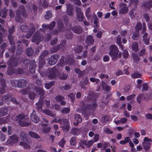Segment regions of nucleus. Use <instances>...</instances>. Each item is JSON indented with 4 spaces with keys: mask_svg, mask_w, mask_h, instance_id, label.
<instances>
[{
    "mask_svg": "<svg viewBox=\"0 0 152 152\" xmlns=\"http://www.w3.org/2000/svg\"><path fill=\"white\" fill-rule=\"evenodd\" d=\"M109 55L112 58V60H115L118 58V50L116 46L114 45H111L110 48Z\"/></svg>",
    "mask_w": 152,
    "mask_h": 152,
    "instance_id": "1",
    "label": "nucleus"
},
{
    "mask_svg": "<svg viewBox=\"0 0 152 152\" xmlns=\"http://www.w3.org/2000/svg\"><path fill=\"white\" fill-rule=\"evenodd\" d=\"M16 121H17L19 126L24 127L28 126L30 125V123L26 121L24 118V115L20 114L16 117Z\"/></svg>",
    "mask_w": 152,
    "mask_h": 152,
    "instance_id": "2",
    "label": "nucleus"
},
{
    "mask_svg": "<svg viewBox=\"0 0 152 152\" xmlns=\"http://www.w3.org/2000/svg\"><path fill=\"white\" fill-rule=\"evenodd\" d=\"M7 64L9 66L7 71V74L9 75L12 74L15 71L12 68L17 66V63L15 60L10 59L7 62Z\"/></svg>",
    "mask_w": 152,
    "mask_h": 152,
    "instance_id": "3",
    "label": "nucleus"
},
{
    "mask_svg": "<svg viewBox=\"0 0 152 152\" xmlns=\"http://www.w3.org/2000/svg\"><path fill=\"white\" fill-rule=\"evenodd\" d=\"M57 66H54L52 69H49L48 77L50 79L55 78L58 73L59 69L56 68Z\"/></svg>",
    "mask_w": 152,
    "mask_h": 152,
    "instance_id": "4",
    "label": "nucleus"
},
{
    "mask_svg": "<svg viewBox=\"0 0 152 152\" xmlns=\"http://www.w3.org/2000/svg\"><path fill=\"white\" fill-rule=\"evenodd\" d=\"M97 106V105L95 103L87 105L86 108L84 109L85 112L87 113L93 112L96 110Z\"/></svg>",
    "mask_w": 152,
    "mask_h": 152,
    "instance_id": "5",
    "label": "nucleus"
},
{
    "mask_svg": "<svg viewBox=\"0 0 152 152\" xmlns=\"http://www.w3.org/2000/svg\"><path fill=\"white\" fill-rule=\"evenodd\" d=\"M42 39V38L39 35V32L37 31L32 37L31 41L32 42H35L38 45Z\"/></svg>",
    "mask_w": 152,
    "mask_h": 152,
    "instance_id": "6",
    "label": "nucleus"
},
{
    "mask_svg": "<svg viewBox=\"0 0 152 152\" xmlns=\"http://www.w3.org/2000/svg\"><path fill=\"white\" fill-rule=\"evenodd\" d=\"M19 137L17 135H13L10 137L9 139L7 141V143L9 145H12L14 143L18 141Z\"/></svg>",
    "mask_w": 152,
    "mask_h": 152,
    "instance_id": "7",
    "label": "nucleus"
},
{
    "mask_svg": "<svg viewBox=\"0 0 152 152\" xmlns=\"http://www.w3.org/2000/svg\"><path fill=\"white\" fill-rule=\"evenodd\" d=\"M58 58V54H55L50 57L48 63L50 65H53L57 62Z\"/></svg>",
    "mask_w": 152,
    "mask_h": 152,
    "instance_id": "8",
    "label": "nucleus"
},
{
    "mask_svg": "<svg viewBox=\"0 0 152 152\" xmlns=\"http://www.w3.org/2000/svg\"><path fill=\"white\" fill-rule=\"evenodd\" d=\"M30 28L28 30L26 36V38L27 39L30 38L33 34L35 31V27L33 24L31 23L30 24Z\"/></svg>",
    "mask_w": 152,
    "mask_h": 152,
    "instance_id": "9",
    "label": "nucleus"
},
{
    "mask_svg": "<svg viewBox=\"0 0 152 152\" xmlns=\"http://www.w3.org/2000/svg\"><path fill=\"white\" fill-rule=\"evenodd\" d=\"M67 10L66 12L68 15L70 16H73V12L72 10V6L71 4L68 3L66 4Z\"/></svg>",
    "mask_w": 152,
    "mask_h": 152,
    "instance_id": "10",
    "label": "nucleus"
},
{
    "mask_svg": "<svg viewBox=\"0 0 152 152\" xmlns=\"http://www.w3.org/2000/svg\"><path fill=\"white\" fill-rule=\"evenodd\" d=\"M31 119L32 121L35 123H37L39 122V117L36 115V112L33 110L30 115Z\"/></svg>",
    "mask_w": 152,
    "mask_h": 152,
    "instance_id": "11",
    "label": "nucleus"
},
{
    "mask_svg": "<svg viewBox=\"0 0 152 152\" xmlns=\"http://www.w3.org/2000/svg\"><path fill=\"white\" fill-rule=\"evenodd\" d=\"M1 85L0 86V93L3 94L5 93V88L6 86L5 81L4 80H2L1 81Z\"/></svg>",
    "mask_w": 152,
    "mask_h": 152,
    "instance_id": "12",
    "label": "nucleus"
},
{
    "mask_svg": "<svg viewBox=\"0 0 152 152\" xmlns=\"http://www.w3.org/2000/svg\"><path fill=\"white\" fill-rule=\"evenodd\" d=\"M72 30L75 33L80 34L82 31V27L80 26H75L72 28Z\"/></svg>",
    "mask_w": 152,
    "mask_h": 152,
    "instance_id": "13",
    "label": "nucleus"
},
{
    "mask_svg": "<svg viewBox=\"0 0 152 152\" xmlns=\"http://www.w3.org/2000/svg\"><path fill=\"white\" fill-rule=\"evenodd\" d=\"M18 87L22 88L27 85L28 82L27 80L23 79L18 80Z\"/></svg>",
    "mask_w": 152,
    "mask_h": 152,
    "instance_id": "14",
    "label": "nucleus"
},
{
    "mask_svg": "<svg viewBox=\"0 0 152 152\" xmlns=\"http://www.w3.org/2000/svg\"><path fill=\"white\" fill-rule=\"evenodd\" d=\"M36 67V63L34 61H31L29 66L30 72L32 73H34L35 72V69Z\"/></svg>",
    "mask_w": 152,
    "mask_h": 152,
    "instance_id": "15",
    "label": "nucleus"
},
{
    "mask_svg": "<svg viewBox=\"0 0 152 152\" xmlns=\"http://www.w3.org/2000/svg\"><path fill=\"white\" fill-rule=\"evenodd\" d=\"M102 86L103 90L107 93L111 90V87L107 85L104 82H102Z\"/></svg>",
    "mask_w": 152,
    "mask_h": 152,
    "instance_id": "16",
    "label": "nucleus"
},
{
    "mask_svg": "<svg viewBox=\"0 0 152 152\" xmlns=\"http://www.w3.org/2000/svg\"><path fill=\"white\" fill-rule=\"evenodd\" d=\"M16 16L15 20L17 22H21L23 20L22 18L20 17V12L19 10H17L16 11Z\"/></svg>",
    "mask_w": 152,
    "mask_h": 152,
    "instance_id": "17",
    "label": "nucleus"
},
{
    "mask_svg": "<svg viewBox=\"0 0 152 152\" xmlns=\"http://www.w3.org/2000/svg\"><path fill=\"white\" fill-rule=\"evenodd\" d=\"M116 42L120 46L121 50L124 49V47L121 44V39L119 36H117L115 37Z\"/></svg>",
    "mask_w": 152,
    "mask_h": 152,
    "instance_id": "18",
    "label": "nucleus"
},
{
    "mask_svg": "<svg viewBox=\"0 0 152 152\" xmlns=\"http://www.w3.org/2000/svg\"><path fill=\"white\" fill-rule=\"evenodd\" d=\"M94 39L93 37L91 35H89L86 38V42L88 44H92L94 43Z\"/></svg>",
    "mask_w": 152,
    "mask_h": 152,
    "instance_id": "19",
    "label": "nucleus"
},
{
    "mask_svg": "<svg viewBox=\"0 0 152 152\" xmlns=\"http://www.w3.org/2000/svg\"><path fill=\"white\" fill-rule=\"evenodd\" d=\"M142 145L144 149L146 151L150 148L151 144L149 142H143Z\"/></svg>",
    "mask_w": 152,
    "mask_h": 152,
    "instance_id": "20",
    "label": "nucleus"
},
{
    "mask_svg": "<svg viewBox=\"0 0 152 152\" xmlns=\"http://www.w3.org/2000/svg\"><path fill=\"white\" fill-rule=\"evenodd\" d=\"M44 113L46 115H49L52 117H55L56 116L55 114L53 113L50 110L46 109L43 111Z\"/></svg>",
    "mask_w": 152,
    "mask_h": 152,
    "instance_id": "21",
    "label": "nucleus"
},
{
    "mask_svg": "<svg viewBox=\"0 0 152 152\" xmlns=\"http://www.w3.org/2000/svg\"><path fill=\"white\" fill-rule=\"evenodd\" d=\"M65 63L64 61V59H61L60 62L55 66H57L56 68L57 69H58L59 70L60 69V67H62L64 66L65 65Z\"/></svg>",
    "mask_w": 152,
    "mask_h": 152,
    "instance_id": "22",
    "label": "nucleus"
},
{
    "mask_svg": "<svg viewBox=\"0 0 152 152\" xmlns=\"http://www.w3.org/2000/svg\"><path fill=\"white\" fill-rule=\"evenodd\" d=\"M34 90L39 95L45 94L44 90L42 88L36 87L35 88Z\"/></svg>",
    "mask_w": 152,
    "mask_h": 152,
    "instance_id": "23",
    "label": "nucleus"
},
{
    "mask_svg": "<svg viewBox=\"0 0 152 152\" xmlns=\"http://www.w3.org/2000/svg\"><path fill=\"white\" fill-rule=\"evenodd\" d=\"M132 50L135 52H137L138 50V45L137 42L133 43L132 46Z\"/></svg>",
    "mask_w": 152,
    "mask_h": 152,
    "instance_id": "24",
    "label": "nucleus"
},
{
    "mask_svg": "<svg viewBox=\"0 0 152 152\" xmlns=\"http://www.w3.org/2000/svg\"><path fill=\"white\" fill-rule=\"evenodd\" d=\"M145 99V97L142 94L139 95L137 97V101L139 103H141V102Z\"/></svg>",
    "mask_w": 152,
    "mask_h": 152,
    "instance_id": "25",
    "label": "nucleus"
},
{
    "mask_svg": "<svg viewBox=\"0 0 152 152\" xmlns=\"http://www.w3.org/2000/svg\"><path fill=\"white\" fill-rule=\"evenodd\" d=\"M80 131L79 129L76 128H73L72 129L71 133L74 135H78L80 134Z\"/></svg>",
    "mask_w": 152,
    "mask_h": 152,
    "instance_id": "26",
    "label": "nucleus"
},
{
    "mask_svg": "<svg viewBox=\"0 0 152 152\" xmlns=\"http://www.w3.org/2000/svg\"><path fill=\"white\" fill-rule=\"evenodd\" d=\"M28 134L30 137L35 138H38L39 137L38 135L34 132H29L28 133Z\"/></svg>",
    "mask_w": 152,
    "mask_h": 152,
    "instance_id": "27",
    "label": "nucleus"
},
{
    "mask_svg": "<svg viewBox=\"0 0 152 152\" xmlns=\"http://www.w3.org/2000/svg\"><path fill=\"white\" fill-rule=\"evenodd\" d=\"M35 87H34V85L30 84L27 86L26 89L27 91H28V92H31V91L34 92V91H35Z\"/></svg>",
    "mask_w": 152,
    "mask_h": 152,
    "instance_id": "28",
    "label": "nucleus"
},
{
    "mask_svg": "<svg viewBox=\"0 0 152 152\" xmlns=\"http://www.w3.org/2000/svg\"><path fill=\"white\" fill-rule=\"evenodd\" d=\"M120 34L122 36H124V37H126L127 38L129 37L131 35L130 34H128L127 31L125 30L121 31Z\"/></svg>",
    "mask_w": 152,
    "mask_h": 152,
    "instance_id": "29",
    "label": "nucleus"
},
{
    "mask_svg": "<svg viewBox=\"0 0 152 152\" xmlns=\"http://www.w3.org/2000/svg\"><path fill=\"white\" fill-rule=\"evenodd\" d=\"M11 96L9 94L4 95L2 98L1 100L3 101H7L11 99Z\"/></svg>",
    "mask_w": 152,
    "mask_h": 152,
    "instance_id": "30",
    "label": "nucleus"
},
{
    "mask_svg": "<svg viewBox=\"0 0 152 152\" xmlns=\"http://www.w3.org/2000/svg\"><path fill=\"white\" fill-rule=\"evenodd\" d=\"M103 131L105 133L108 134H112L113 133V131L111 130L109 128L106 127H104L103 128Z\"/></svg>",
    "mask_w": 152,
    "mask_h": 152,
    "instance_id": "31",
    "label": "nucleus"
},
{
    "mask_svg": "<svg viewBox=\"0 0 152 152\" xmlns=\"http://www.w3.org/2000/svg\"><path fill=\"white\" fill-rule=\"evenodd\" d=\"M110 119L109 116L108 115H106L102 118L101 121L103 123H106L109 121Z\"/></svg>",
    "mask_w": 152,
    "mask_h": 152,
    "instance_id": "32",
    "label": "nucleus"
},
{
    "mask_svg": "<svg viewBox=\"0 0 152 152\" xmlns=\"http://www.w3.org/2000/svg\"><path fill=\"white\" fill-rule=\"evenodd\" d=\"M26 134L24 132H21L20 134V137L21 140L23 141H25L27 140Z\"/></svg>",
    "mask_w": 152,
    "mask_h": 152,
    "instance_id": "33",
    "label": "nucleus"
},
{
    "mask_svg": "<svg viewBox=\"0 0 152 152\" xmlns=\"http://www.w3.org/2000/svg\"><path fill=\"white\" fill-rule=\"evenodd\" d=\"M8 38L10 42V44L11 45H14L15 42L13 41L14 37L11 34H8Z\"/></svg>",
    "mask_w": 152,
    "mask_h": 152,
    "instance_id": "34",
    "label": "nucleus"
},
{
    "mask_svg": "<svg viewBox=\"0 0 152 152\" xmlns=\"http://www.w3.org/2000/svg\"><path fill=\"white\" fill-rule=\"evenodd\" d=\"M28 95L29 98L30 99H33L36 96V94L35 93L34 91V92L31 91L28 92Z\"/></svg>",
    "mask_w": 152,
    "mask_h": 152,
    "instance_id": "35",
    "label": "nucleus"
},
{
    "mask_svg": "<svg viewBox=\"0 0 152 152\" xmlns=\"http://www.w3.org/2000/svg\"><path fill=\"white\" fill-rule=\"evenodd\" d=\"M33 52V50L30 48H28L26 50V53L28 56H31Z\"/></svg>",
    "mask_w": 152,
    "mask_h": 152,
    "instance_id": "36",
    "label": "nucleus"
},
{
    "mask_svg": "<svg viewBox=\"0 0 152 152\" xmlns=\"http://www.w3.org/2000/svg\"><path fill=\"white\" fill-rule=\"evenodd\" d=\"M128 10L127 7H124L120 10V13L122 14H125L127 12Z\"/></svg>",
    "mask_w": 152,
    "mask_h": 152,
    "instance_id": "37",
    "label": "nucleus"
},
{
    "mask_svg": "<svg viewBox=\"0 0 152 152\" xmlns=\"http://www.w3.org/2000/svg\"><path fill=\"white\" fill-rule=\"evenodd\" d=\"M142 75L139 73L137 72H134L131 75V77L132 78H136L141 77Z\"/></svg>",
    "mask_w": 152,
    "mask_h": 152,
    "instance_id": "38",
    "label": "nucleus"
},
{
    "mask_svg": "<svg viewBox=\"0 0 152 152\" xmlns=\"http://www.w3.org/2000/svg\"><path fill=\"white\" fill-rule=\"evenodd\" d=\"M75 119L77 122V124H78V123H81L82 121L80 115L78 114H76L75 115Z\"/></svg>",
    "mask_w": 152,
    "mask_h": 152,
    "instance_id": "39",
    "label": "nucleus"
},
{
    "mask_svg": "<svg viewBox=\"0 0 152 152\" xmlns=\"http://www.w3.org/2000/svg\"><path fill=\"white\" fill-rule=\"evenodd\" d=\"M54 84L53 82H51L50 83H45V88L47 89H49Z\"/></svg>",
    "mask_w": 152,
    "mask_h": 152,
    "instance_id": "40",
    "label": "nucleus"
},
{
    "mask_svg": "<svg viewBox=\"0 0 152 152\" xmlns=\"http://www.w3.org/2000/svg\"><path fill=\"white\" fill-rule=\"evenodd\" d=\"M144 7L148 8H150L152 7V1H148L145 3Z\"/></svg>",
    "mask_w": 152,
    "mask_h": 152,
    "instance_id": "41",
    "label": "nucleus"
},
{
    "mask_svg": "<svg viewBox=\"0 0 152 152\" xmlns=\"http://www.w3.org/2000/svg\"><path fill=\"white\" fill-rule=\"evenodd\" d=\"M48 51L45 50L44 51L40 56V58L44 59L45 57L48 54Z\"/></svg>",
    "mask_w": 152,
    "mask_h": 152,
    "instance_id": "42",
    "label": "nucleus"
},
{
    "mask_svg": "<svg viewBox=\"0 0 152 152\" xmlns=\"http://www.w3.org/2000/svg\"><path fill=\"white\" fill-rule=\"evenodd\" d=\"M77 18L79 21H82L84 18L83 14L77 15Z\"/></svg>",
    "mask_w": 152,
    "mask_h": 152,
    "instance_id": "43",
    "label": "nucleus"
},
{
    "mask_svg": "<svg viewBox=\"0 0 152 152\" xmlns=\"http://www.w3.org/2000/svg\"><path fill=\"white\" fill-rule=\"evenodd\" d=\"M19 145H20L23 146V147L27 149L30 148V145L29 144L23 142H20Z\"/></svg>",
    "mask_w": 152,
    "mask_h": 152,
    "instance_id": "44",
    "label": "nucleus"
},
{
    "mask_svg": "<svg viewBox=\"0 0 152 152\" xmlns=\"http://www.w3.org/2000/svg\"><path fill=\"white\" fill-rule=\"evenodd\" d=\"M73 34L70 31H68L66 32V36L67 38L68 39H71L72 38Z\"/></svg>",
    "mask_w": 152,
    "mask_h": 152,
    "instance_id": "45",
    "label": "nucleus"
},
{
    "mask_svg": "<svg viewBox=\"0 0 152 152\" xmlns=\"http://www.w3.org/2000/svg\"><path fill=\"white\" fill-rule=\"evenodd\" d=\"M60 48L63 49L66 46V42L64 40L61 41L60 44L58 45Z\"/></svg>",
    "mask_w": 152,
    "mask_h": 152,
    "instance_id": "46",
    "label": "nucleus"
},
{
    "mask_svg": "<svg viewBox=\"0 0 152 152\" xmlns=\"http://www.w3.org/2000/svg\"><path fill=\"white\" fill-rule=\"evenodd\" d=\"M18 80H13L11 81V83L13 87H18Z\"/></svg>",
    "mask_w": 152,
    "mask_h": 152,
    "instance_id": "47",
    "label": "nucleus"
},
{
    "mask_svg": "<svg viewBox=\"0 0 152 152\" xmlns=\"http://www.w3.org/2000/svg\"><path fill=\"white\" fill-rule=\"evenodd\" d=\"M70 144L72 145H74L76 143V138L75 137H71L70 139Z\"/></svg>",
    "mask_w": 152,
    "mask_h": 152,
    "instance_id": "48",
    "label": "nucleus"
},
{
    "mask_svg": "<svg viewBox=\"0 0 152 152\" xmlns=\"http://www.w3.org/2000/svg\"><path fill=\"white\" fill-rule=\"evenodd\" d=\"M51 129L50 127H45L42 129V131L44 133L47 134L50 131Z\"/></svg>",
    "mask_w": 152,
    "mask_h": 152,
    "instance_id": "49",
    "label": "nucleus"
},
{
    "mask_svg": "<svg viewBox=\"0 0 152 152\" xmlns=\"http://www.w3.org/2000/svg\"><path fill=\"white\" fill-rule=\"evenodd\" d=\"M70 111V108H65L61 110V112L62 114H65L68 113Z\"/></svg>",
    "mask_w": 152,
    "mask_h": 152,
    "instance_id": "50",
    "label": "nucleus"
},
{
    "mask_svg": "<svg viewBox=\"0 0 152 152\" xmlns=\"http://www.w3.org/2000/svg\"><path fill=\"white\" fill-rule=\"evenodd\" d=\"M15 31V27L14 26H12L8 29L9 34H12Z\"/></svg>",
    "mask_w": 152,
    "mask_h": 152,
    "instance_id": "51",
    "label": "nucleus"
},
{
    "mask_svg": "<svg viewBox=\"0 0 152 152\" xmlns=\"http://www.w3.org/2000/svg\"><path fill=\"white\" fill-rule=\"evenodd\" d=\"M135 28L137 31L141 30L142 28V24L140 23H138L136 26Z\"/></svg>",
    "mask_w": 152,
    "mask_h": 152,
    "instance_id": "52",
    "label": "nucleus"
},
{
    "mask_svg": "<svg viewBox=\"0 0 152 152\" xmlns=\"http://www.w3.org/2000/svg\"><path fill=\"white\" fill-rule=\"evenodd\" d=\"M70 86L69 85H66L64 86H61L60 89L62 91L64 90H68L70 88Z\"/></svg>",
    "mask_w": 152,
    "mask_h": 152,
    "instance_id": "53",
    "label": "nucleus"
},
{
    "mask_svg": "<svg viewBox=\"0 0 152 152\" xmlns=\"http://www.w3.org/2000/svg\"><path fill=\"white\" fill-rule=\"evenodd\" d=\"M52 16V14L49 11H47L46 12V14L45 16V18L47 19H49Z\"/></svg>",
    "mask_w": 152,
    "mask_h": 152,
    "instance_id": "54",
    "label": "nucleus"
},
{
    "mask_svg": "<svg viewBox=\"0 0 152 152\" xmlns=\"http://www.w3.org/2000/svg\"><path fill=\"white\" fill-rule=\"evenodd\" d=\"M40 59L39 62V67L40 69L42 67L43 65H44L45 63V61L43 60V59L40 58Z\"/></svg>",
    "mask_w": 152,
    "mask_h": 152,
    "instance_id": "55",
    "label": "nucleus"
},
{
    "mask_svg": "<svg viewBox=\"0 0 152 152\" xmlns=\"http://www.w3.org/2000/svg\"><path fill=\"white\" fill-rule=\"evenodd\" d=\"M61 119V121L60 124H68L69 123V121L68 119L66 118H63Z\"/></svg>",
    "mask_w": 152,
    "mask_h": 152,
    "instance_id": "56",
    "label": "nucleus"
},
{
    "mask_svg": "<svg viewBox=\"0 0 152 152\" xmlns=\"http://www.w3.org/2000/svg\"><path fill=\"white\" fill-rule=\"evenodd\" d=\"M139 34L138 33L133 34L132 36V38L134 40H137L139 38Z\"/></svg>",
    "mask_w": 152,
    "mask_h": 152,
    "instance_id": "57",
    "label": "nucleus"
},
{
    "mask_svg": "<svg viewBox=\"0 0 152 152\" xmlns=\"http://www.w3.org/2000/svg\"><path fill=\"white\" fill-rule=\"evenodd\" d=\"M55 99L57 101L60 102L61 101L64 100V97L62 96H58L56 97Z\"/></svg>",
    "mask_w": 152,
    "mask_h": 152,
    "instance_id": "58",
    "label": "nucleus"
},
{
    "mask_svg": "<svg viewBox=\"0 0 152 152\" xmlns=\"http://www.w3.org/2000/svg\"><path fill=\"white\" fill-rule=\"evenodd\" d=\"M90 81L92 82H95L96 84H97L99 82L100 80L98 79L92 77L90 78Z\"/></svg>",
    "mask_w": 152,
    "mask_h": 152,
    "instance_id": "59",
    "label": "nucleus"
},
{
    "mask_svg": "<svg viewBox=\"0 0 152 152\" xmlns=\"http://www.w3.org/2000/svg\"><path fill=\"white\" fill-rule=\"evenodd\" d=\"M19 92L21 94L23 95H25L27 94H28V92L26 88H23L21 89Z\"/></svg>",
    "mask_w": 152,
    "mask_h": 152,
    "instance_id": "60",
    "label": "nucleus"
},
{
    "mask_svg": "<svg viewBox=\"0 0 152 152\" xmlns=\"http://www.w3.org/2000/svg\"><path fill=\"white\" fill-rule=\"evenodd\" d=\"M129 55V54L128 51L126 50H124L123 53V57L124 58H127L128 57Z\"/></svg>",
    "mask_w": 152,
    "mask_h": 152,
    "instance_id": "61",
    "label": "nucleus"
},
{
    "mask_svg": "<svg viewBox=\"0 0 152 152\" xmlns=\"http://www.w3.org/2000/svg\"><path fill=\"white\" fill-rule=\"evenodd\" d=\"M82 49L83 47L82 46H77L75 49V51L77 53H79L82 51Z\"/></svg>",
    "mask_w": 152,
    "mask_h": 152,
    "instance_id": "62",
    "label": "nucleus"
},
{
    "mask_svg": "<svg viewBox=\"0 0 152 152\" xmlns=\"http://www.w3.org/2000/svg\"><path fill=\"white\" fill-rule=\"evenodd\" d=\"M65 142L66 141H65V140L64 138H63L59 142L58 145L60 146L63 147L64 146V145L65 144Z\"/></svg>",
    "mask_w": 152,
    "mask_h": 152,
    "instance_id": "63",
    "label": "nucleus"
},
{
    "mask_svg": "<svg viewBox=\"0 0 152 152\" xmlns=\"http://www.w3.org/2000/svg\"><path fill=\"white\" fill-rule=\"evenodd\" d=\"M132 56L134 60L137 61H139V58L137 53H133L132 54Z\"/></svg>",
    "mask_w": 152,
    "mask_h": 152,
    "instance_id": "64",
    "label": "nucleus"
}]
</instances>
